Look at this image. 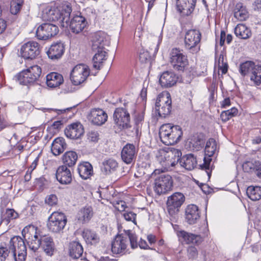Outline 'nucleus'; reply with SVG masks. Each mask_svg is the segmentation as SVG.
<instances>
[{
	"label": "nucleus",
	"instance_id": "obj_26",
	"mask_svg": "<svg viewBox=\"0 0 261 261\" xmlns=\"http://www.w3.org/2000/svg\"><path fill=\"white\" fill-rule=\"evenodd\" d=\"M185 213L186 221L190 225L196 223L200 218L198 207L195 204L188 205Z\"/></svg>",
	"mask_w": 261,
	"mask_h": 261
},
{
	"label": "nucleus",
	"instance_id": "obj_17",
	"mask_svg": "<svg viewBox=\"0 0 261 261\" xmlns=\"http://www.w3.org/2000/svg\"><path fill=\"white\" fill-rule=\"evenodd\" d=\"M20 54L24 59H35L40 54L39 45L35 41H29L21 46Z\"/></svg>",
	"mask_w": 261,
	"mask_h": 261
},
{
	"label": "nucleus",
	"instance_id": "obj_2",
	"mask_svg": "<svg viewBox=\"0 0 261 261\" xmlns=\"http://www.w3.org/2000/svg\"><path fill=\"white\" fill-rule=\"evenodd\" d=\"M181 152L175 148H165L158 150L156 158L158 162L162 166L161 172L171 170L175 166L181 156Z\"/></svg>",
	"mask_w": 261,
	"mask_h": 261
},
{
	"label": "nucleus",
	"instance_id": "obj_61",
	"mask_svg": "<svg viewBox=\"0 0 261 261\" xmlns=\"http://www.w3.org/2000/svg\"><path fill=\"white\" fill-rule=\"evenodd\" d=\"M115 207L120 212H124L125 208L127 207L126 203L124 201H119L117 202L115 205Z\"/></svg>",
	"mask_w": 261,
	"mask_h": 261
},
{
	"label": "nucleus",
	"instance_id": "obj_50",
	"mask_svg": "<svg viewBox=\"0 0 261 261\" xmlns=\"http://www.w3.org/2000/svg\"><path fill=\"white\" fill-rule=\"evenodd\" d=\"M126 237L129 240V242L132 248H136L138 247L137 237L136 235L130 232L129 230L126 232Z\"/></svg>",
	"mask_w": 261,
	"mask_h": 261
},
{
	"label": "nucleus",
	"instance_id": "obj_32",
	"mask_svg": "<svg viewBox=\"0 0 261 261\" xmlns=\"http://www.w3.org/2000/svg\"><path fill=\"white\" fill-rule=\"evenodd\" d=\"M66 148V144L63 138L55 139L51 144V150L54 155L57 156L62 153Z\"/></svg>",
	"mask_w": 261,
	"mask_h": 261
},
{
	"label": "nucleus",
	"instance_id": "obj_59",
	"mask_svg": "<svg viewBox=\"0 0 261 261\" xmlns=\"http://www.w3.org/2000/svg\"><path fill=\"white\" fill-rule=\"evenodd\" d=\"M150 58V53L148 51H141L139 54V60L141 62H146Z\"/></svg>",
	"mask_w": 261,
	"mask_h": 261
},
{
	"label": "nucleus",
	"instance_id": "obj_11",
	"mask_svg": "<svg viewBox=\"0 0 261 261\" xmlns=\"http://www.w3.org/2000/svg\"><path fill=\"white\" fill-rule=\"evenodd\" d=\"M217 149V145L216 141L214 139H210L206 143L203 163L200 165L201 169L205 170L208 177H210L212 171V167H211L212 159L211 157L215 153Z\"/></svg>",
	"mask_w": 261,
	"mask_h": 261
},
{
	"label": "nucleus",
	"instance_id": "obj_3",
	"mask_svg": "<svg viewBox=\"0 0 261 261\" xmlns=\"http://www.w3.org/2000/svg\"><path fill=\"white\" fill-rule=\"evenodd\" d=\"M182 136V131L179 125L166 123L160 127L159 136L161 141L166 145H171L177 143Z\"/></svg>",
	"mask_w": 261,
	"mask_h": 261
},
{
	"label": "nucleus",
	"instance_id": "obj_1",
	"mask_svg": "<svg viewBox=\"0 0 261 261\" xmlns=\"http://www.w3.org/2000/svg\"><path fill=\"white\" fill-rule=\"evenodd\" d=\"M71 11V7L69 5L59 8L47 6L42 11V18L44 20L58 21L61 27H66Z\"/></svg>",
	"mask_w": 261,
	"mask_h": 261
},
{
	"label": "nucleus",
	"instance_id": "obj_14",
	"mask_svg": "<svg viewBox=\"0 0 261 261\" xmlns=\"http://www.w3.org/2000/svg\"><path fill=\"white\" fill-rule=\"evenodd\" d=\"M185 200V196L180 192H175L168 197L167 201V208L169 214L175 218V216L179 212V208Z\"/></svg>",
	"mask_w": 261,
	"mask_h": 261
},
{
	"label": "nucleus",
	"instance_id": "obj_48",
	"mask_svg": "<svg viewBox=\"0 0 261 261\" xmlns=\"http://www.w3.org/2000/svg\"><path fill=\"white\" fill-rule=\"evenodd\" d=\"M18 217V213L13 209H7L5 215L4 220L6 221L8 223L11 220L16 219Z\"/></svg>",
	"mask_w": 261,
	"mask_h": 261
},
{
	"label": "nucleus",
	"instance_id": "obj_40",
	"mask_svg": "<svg viewBox=\"0 0 261 261\" xmlns=\"http://www.w3.org/2000/svg\"><path fill=\"white\" fill-rule=\"evenodd\" d=\"M256 66L253 61H247L240 64L239 70L242 76H250Z\"/></svg>",
	"mask_w": 261,
	"mask_h": 261
},
{
	"label": "nucleus",
	"instance_id": "obj_15",
	"mask_svg": "<svg viewBox=\"0 0 261 261\" xmlns=\"http://www.w3.org/2000/svg\"><path fill=\"white\" fill-rule=\"evenodd\" d=\"M154 185V191L158 195L165 194L172 189V177L168 174H162L155 179Z\"/></svg>",
	"mask_w": 261,
	"mask_h": 261
},
{
	"label": "nucleus",
	"instance_id": "obj_21",
	"mask_svg": "<svg viewBox=\"0 0 261 261\" xmlns=\"http://www.w3.org/2000/svg\"><path fill=\"white\" fill-rule=\"evenodd\" d=\"M128 244V238L122 234L117 235L111 244L112 252L114 254H121L125 252Z\"/></svg>",
	"mask_w": 261,
	"mask_h": 261
},
{
	"label": "nucleus",
	"instance_id": "obj_41",
	"mask_svg": "<svg viewBox=\"0 0 261 261\" xmlns=\"http://www.w3.org/2000/svg\"><path fill=\"white\" fill-rule=\"evenodd\" d=\"M234 33L237 37L243 39H246L251 35L249 29L243 24H239L236 26Z\"/></svg>",
	"mask_w": 261,
	"mask_h": 261
},
{
	"label": "nucleus",
	"instance_id": "obj_4",
	"mask_svg": "<svg viewBox=\"0 0 261 261\" xmlns=\"http://www.w3.org/2000/svg\"><path fill=\"white\" fill-rule=\"evenodd\" d=\"M8 247L12 253L15 261H25L27 247L23 239L19 236H14L9 241Z\"/></svg>",
	"mask_w": 261,
	"mask_h": 261
},
{
	"label": "nucleus",
	"instance_id": "obj_7",
	"mask_svg": "<svg viewBox=\"0 0 261 261\" xmlns=\"http://www.w3.org/2000/svg\"><path fill=\"white\" fill-rule=\"evenodd\" d=\"M201 34L199 30H188L185 35L184 46L185 49L192 54L197 53L200 49Z\"/></svg>",
	"mask_w": 261,
	"mask_h": 261
},
{
	"label": "nucleus",
	"instance_id": "obj_16",
	"mask_svg": "<svg viewBox=\"0 0 261 261\" xmlns=\"http://www.w3.org/2000/svg\"><path fill=\"white\" fill-rule=\"evenodd\" d=\"M59 32L57 25L51 23H43L38 27L36 35L39 40H47L56 35Z\"/></svg>",
	"mask_w": 261,
	"mask_h": 261
},
{
	"label": "nucleus",
	"instance_id": "obj_49",
	"mask_svg": "<svg viewBox=\"0 0 261 261\" xmlns=\"http://www.w3.org/2000/svg\"><path fill=\"white\" fill-rule=\"evenodd\" d=\"M122 215L124 219L128 222H132L136 224V216L137 215L131 211H124L122 213Z\"/></svg>",
	"mask_w": 261,
	"mask_h": 261
},
{
	"label": "nucleus",
	"instance_id": "obj_33",
	"mask_svg": "<svg viewBox=\"0 0 261 261\" xmlns=\"http://www.w3.org/2000/svg\"><path fill=\"white\" fill-rule=\"evenodd\" d=\"M179 161L180 165L188 170L193 169L196 165V158L192 154L183 156Z\"/></svg>",
	"mask_w": 261,
	"mask_h": 261
},
{
	"label": "nucleus",
	"instance_id": "obj_29",
	"mask_svg": "<svg viewBox=\"0 0 261 261\" xmlns=\"http://www.w3.org/2000/svg\"><path fill=\"white\" fill-rule=\"evenodd\" d=\"M117 161L112 158L105 159L100 166V170L104 175H110L115 172L118 168Z\"/></svg>",
	"mask_w": 261,
	"mask_h": 261
},
{
	"label": "nucleus",
	"instance_id": "obj_6",
	"mask_svg": "<svg viewBox=\"0 0 261 261\" xmlns=\"http://www.w3.org/2000/svg\"><path fill=\"white\" fill-rule=\"evenodd\" d=\"M124 108H116L113 114L114 123L120 129L130 127V115L128 111L130 108L134 107V103L128 102L124 103Z\"/></svg>",
	"mask_w": 261,
	"mask_h": 261
},
{
	"label": "nucleus",
	"instance_id": "obj_46",
	"mask_svg": "<svg viewBox=\"0 0 261 261\" xmlns=\"http://www.w3.org/2000/svg\"><path fill=\"white\" fill-rule=\"evenodd\" d=\"M237 113L238 109L233 107L229 110L223 111L220 115V117L223 121L226 122L236 116Z\"/></svg>",
	"mask_w": 261,
	"mask_h": 261
},
{
	"label": "nucleus",
	"instance_id": "obj_35",
	"mask_svg": "<svg viewBox=\"0 0 261 261\" xmlns=\"http://www.w3.org/2000/svg\"><path fill=\"white\" fill-rule=\"evenodd\" d=\"M82 236L88 244L95 245L99 241L98 235L95 231L89 229H84Z\"/></svg>",
	"mask_w": 261,
	"mask_h": 261
},
{
	"label": "nucleus",
	"instance_id": "obj_51",
	"mask_svg": "<svg viewBox=\"0 0 261 261\" xmlns=\"http://www.w3.org/2000/svg\"><path fill=\"white\" fill-rule=\"evenodd\" d=\"M218 67L219 70H221L222 74H225L228 69L227 64L224 62V56L220 54L218 59Z\"/></svg>",
	"mask_w": 261,
	"mask_h": 261
},
{
	"label": "nucleus",
	"instance_id": "obj_63",
	"mask_svg": "<svg viewBox=\"0 0 261 261\" xmlns=\"http://www.w3.org/2000/svg\"><path fill=\"white\" fill-rule=\"evenodd\" d=\"M138 246H139L141 249H151L147 245L146 241L142 240V239H140L139 242L138 243Z\"/></svg>",
	"mask_w": 261,
	"mask_h": 261
},
{
	"label": "nucleus",
	"instance_id": "obj_54",
	"mask_svg": "<svg viewBox=\"0 0 261 261\" xmlns=\"http://www.w3.org/2000/svg\"><path fill=\"white\" fill-rule=\"evenodd\" d=\"M11 252L7 247H0V261H5L9 256V253Z\"/></svg>",
	"mask_w": 261,
	"mask_h": 261
},
{
	"label": "nucleus",
	"instance_id": "obj_30",
	"mask_svg": "<svg viewBox=\"0 0 261 261\" xmlns=\"http://www.w3.org/2000/svg\"><path fill=\"white\" fill-rule=\"evenodd\" d=\"M41 245L44 251L48 256H52L55 250V244L53 239L49 236H43L41 237Z\"/></svg>",
	"mask_w": 261,
	"mask_h": 261
},
{
	"label": "nucleus",
	"instance_id": "obj_58",
	"mask_svg": "<svg viewBox=\"0 0 261 261\" xmlns=\"http://www.w3.org/2000/svg\"><path fill=\"white\" fill-rule=\"evenodd\" d=\"M58 202V198L56 195L51 194L48 196L45 199V202L50 206H53L57 204Z\"/></svg>",
	"mask_w": 261,
	"mask_h": 261
},
{
	"label": "nucleus",
	"instance_id": "obj_13",
	"mask_svg": "<svg viewBox=\"0 0 261 261\" xmlns=\"http://www.w3.org/2000/svg\"><path fill=\"white\" fill-rule=\"evenodd\" d=\"M90 74L88 66L84 64L75 66L70 72V79L74 85H79L86 81Z\"/></svg>",
	"mask_w": 261,
	"mask_h": 261
},
{
	"label": "nucleus",
	"instance_id": "obj_53",
	"mask_svg": "<svg viewBox=\"0 0 261 261\" xmlns=\"http://www.w3.org/2000/svg\"><path fill=\"white\" fill-rule=\"evenodd\" d=\"M177 10L180 13H182L183 15H186V12H189V10L186 5V2L185 0H178L177 2Z\"/></svg>",
	"mask_w": 261,
	"mask_h": 261
},
{
	"label": "nucleus",
	"instance_id": "obj_25",
	"mask_svg": "<svg viewBox=\"0 0 261 261\" xmlns=\"http://www.w3.org/2000/svg\"><path fill=\"white\" fill-rule=\"evenodd\" d=\"M57 179L63 185H67L72 181V175L70 170L66 166H60L56 172Z\"/></svg>",
	"mask_w": 261,
	"mask_h": 261
},
{
	"label": "nucleus",
	"instance_id": "obj_44",
	"mask_svg": "<svg viewBox=\"0 0 261 261\" xmlns=\"http://www.w3.org/2000/svg\"><path fill=\"white\" fill-rule=\"evenodd\" d=\"M250 81L256 86L261 84V65H256L249 76Z\"/></svg>",
	"mask_w": 261,
	"mask_h": 261
},
{
	"label": "nucleus",
	"instance_id": "obj_31",
	"mask_svg": "<svg viewBox=\"0 0 261 261\" xmlns=\"http://www.w3.org/2000/svg\"><path fill=\"white\" fill-rule=\"evenodd\" d=\"M46 84L50 88L59 87L64 82L62 74L57 72H51L46 75Z\"/></svg>",
	"mask_w": 261,
	"mask_h": 261
},
{
	"label": "nucleus",
	"instance_id": "obj_20",
	"mask_svg": "<svg viewBox=\"0 0 261 261\" xmlns=\"http://www.w3.org/2000/svg\"><path fill=\"white\" fill-rule=\"evenodd\" d=\"M87 24L86 18L81 15V14L74 15L70 21L68 20V25L65 27H69L71 31L75 34L81 32Z\"/></svg>",
	"mask_w": 261,
	"mask_h": 261
},
{
	"label": "nucleus",
	"instance_id": "obj_27",
	"mask_svg": "<svg viewBox=\"0 0 261 261\" xmlns=\"http://www.w3.org/2000/svg\"><path fill=\"white\" fill-rule=\"evenodd\" d=\"M65 51L63 43L57 42L53 44L46 52L49 58L51 60H58L62 57Z\"/></svg>",
	"mask_w": 261,
	"mask_h": 261
},
{
	"label": "nucleus",
	"instance_id": "obj_8",
	"mask_svg": "<svg viewBox=\"0 0 261 261\" xmlns=\"http://www.w3.org/2000/svg\"><path fill=\"white\" fill-rule=\"evenodd\" d=\"M37 227L34 225H28L25 227L22 231L23 237L27 242L29 248L36 251L41 245V237L37 234Z\"/></svg>",
	"mask_w": 261,
	"mask_h": 261
},
{
	"label": "nucleus",
	"instance_id": "obj_9",
	"mask_svg": "<svg viewBox=\"0 0 261 261\" xmlns=\"http://www.w3.org/2000/svg\"><path fill=\"white\" fill-rule=\"evenodd\" d=\"M67 221L66 216L64 213L54 212L49 217L47 226L50 231L60 233L63 232Z\"/></svg>",
	"mask_w": 261,
	"mask_h": 261
},
{
	"label": "nucleus",
	"instance_id": "obj_19",
	"mask_svg": "<svg viewBox=\"0 0 261 261\" xmlns=\"http://www.w3.org/2000/svg\"><path fill=\"white\" fill-rule=\"evenodd\" d=\"M110 39L109 36L103 32L95 33L91 40L92 50L96 51L97 49H105V46L109 45Z\"/></svg>",
	"mask_w": 261,
	"mask_h": 261
},
{
	"label": "nucleus",
	"instance_id": "obj_64",
	"mask_svg": "<svg viewBox=\"0 0 261 261\" xmlns=\"http://www.w3.org/2000/svg\"><path fill=\"white\" fill-rule=\"evenodd\" d=\"M254 9L261 12V0H256L253 3Z\"/></svg>",
	"mask_w": 261,
	"mask_h": 261
},
{
	"label": "nucleus",
	"instance_id": "obj_12",
	"mask_svg": "<svg viewBox=\"0 0 261 261\" xmlns=\"http://www.w3.org/2000/svg\"><path fill=\"white\" fill-rule=\"evenodd\" d=\"M170 62L173 68L178 71H184L188 65L187 56L178 48H174L171 50Z\"/></svg>",
	"mask_w": 261,
	"mask_h": 261
},
{
	"label": "nucleus",
	"instance_id": "obj_34",
	"mask_svg": "<svg viewBox=\"0 0 261 261\" xmlns=\"http://www.w3.org/2000/svg\"><path fill=\"white\" fill-rule=\"evenodd\" d=\"M77 170L80 176L84 179L89 178L93 174V167L89 162L80 164Z\"/></svg>",
	"mask_w": 261,
	"mask_h": 261
},
{
	"label": "nucleus",
	"instance_id": "obj_38",
	"mask_svg": "<svg viewBox=\"0 0 261 261\" xmlns=\"http://www.w3.org/2000/svg\"><path fill=\"white\" fill-rule=\"evenodd\" d=\"M77 160V154L73 151H66L62 156L63 166L71 167L75 164Z\"/></svg>",
	"mask_w": 261,
	"mask_h": 261
},
{
	"label": "nucleus",
	"instance_id": "obj_42",
	"mask_svg": "<svg viewBox=\"0 0 261 261\" xmlns=\"http://www.w3.org/2000/svg\"><path fill=\"white\" fill-rule=\"evenodd\" d=\"M93 210L91 206H85L78 213V220L82 222H88L93 216Z\"/></svg>",
	"mask_w": 261,
	"mask_h": 261
},
{
	"label": "nucleus",
	"instance_id": "obj_43",
	"mask_svg": "<svg viewBox=\"0 0 261 261\" xmlns=\"http://www.w3.org/2000/svg\"><path fill=\"white\" fill-rule=\"evenodd\" d=\"M248 197L252 201L261 199V187L258 186L248 187L246 190Z\"/></svg>",
	"mask_w": 261,
	"mask_h": 261
},
{
	"label": "nucleus",
	"instance_id": "obj_62",
	"mask_svg": "<svg viewBox=\"0 0 261 261\" xmlns=\"http://www.w3.org/2000/svg\"><path fill=\"white\" fill-rule=\"evenodd\" d=\"M144 113L143 112L138 113L135 114L134 116V121L137 125H139L144 120Z\"/></svg>",
	"mask_w": 261,
	"mask_h": 261
},
{
	"label": "nucleus",
	"instance_id": "obj_18",
	"mask_svg": "<svg viewBox=\"0 0 261 261\" xmlns=\"http://www.w3.org/2000/svg\"><path fill=\"white\" fill-rule=\"evenodd\" d=\"M177 237L179 242L182 245L194 244L199 245L203 241L202 237L199 234L184 231H178Z\"/></svg>",
	"mask_w": 261,
	"mask_h": 261
},
{
	"label": "nucleus",
	"instance_id": "obj_23",
	"mask_svg": "<svg viewBox=\"0 0 261 261\" xmlns=\"http://www.w3.org/2000/svg\"><path fill=\"white\" fill-rule=\"evenodd\" d=\"M84 129L83 125L80 122L73 123L69 125L65 129V134L67 137L76 139L83 135Z\"/></svg>",
	"mask_w": 261,
	"mask_h": 261
},
{
	"label": "nucleus",
	"instance_id": "obj_36",
	"mask_svg": "<svg viewBox=\"0 0 261 261\" xmlns=\"http://www.w3.org/2000/svg\"><path fill=\"white\" fill-rule=\"evenodd\" d=\"M95 51L97 53L93 58V67L99 70L102 63L107 59V53L105 49H97Z\"/></svg>",
	"mask_w": 261,
	"mask_h": 261
},
{
	"label": "nucleus",
	"instance_id": "obj_10",
	"mask_svg": "<svg viewBox=\"0 0 261 261\" xmlns=\"http://www.w3.org/2000/svg\"><path fill=\"white\" fill-rule=\"evenodd\" d=\"M172 101L170 94L168 92H163L159 94L155 102V110L161 117H165L170 113Z\"/></svg>",
	"mask_w": 261,
	"mask_h": 261
},
{
	"label": "nucleus",
	"instance_id": "obj_57",
	"mask_svg": "<svg viewBox=\"0 0 261 261\" xmlns=\"http://www.w3.org/2000/svg\"><path fill=\"white\" fill-rule=\"evenodd\" d=\"M188 256L190 258H196L198 255L197 249L194 246H190L187 249Z\"/></svg>",
	"mask_w": 261,
	"mask_h": 261
},
{
	"label": "nucleus",
	"instance_id": "obj_56",
	"mask_svg": "<svg viewBox=\"0 0 261 261\" xmlns=\"http://www.w3.org/2000/svg\"><path fill=\"white\" fill-rule=\"evenodd\" d=\"M185 2H186V5L189 10V12H186V15L188 16L193 11L195 7L196 0H185Z\"/></svg>",
	"mask_w": 261,
	"mask_h": 261
},
{
	"label": "nucleus",
	"instance_id": "obj_55",
	"mask_svg": "<svg viewBox=\"0 0 261 261\" xmlns=\"http://www.w3.org/2000/svg\"><path fill=\"white\" fill-rule=\"evenodd\" d=\"M88 139L91 142H97L99 139V133L96 130H91L87 134Z\"/></svg>",
	"mask_w": 261,
	"mask_h": 261
},
{
	"label": "nucleus",
	"instance_id": "obj_39",
	"mask_svg": "<svg viewBox=\"0 0 261 261\" xmlns=\"http://www.w3.org/2000/svg\"><path fill=\"white\" fill-rule=\"evenodd\" d=\"M234 16L240 21H244L248 17V12L242 3H239L236 5Z\"/></svg>",
	"mask_w": 261,
	"mask_h": 261
},
{
	"label": "nucleus",
	"instance_id": "obj_52",
	"mask_svg": "<svg viewBox=\"0 0 261 261\" xmlns=\"http://www.w3.org/2000/svg\"><path fill=\"white\" fill-rule=\"evenodd\" d=\"M201 141L196 137H193L189 141V146L193 150H198L201 148Z\"/></svg>",
	"mask_w": 261,
	"mask_h": 261
},
{
	"label": "nucleus",
	"instance_id": "obj_60",
	"mask_svg": "<svg viewBox=\"0 0 261 261\" xmlns=\"http://www.w3.org/2000/svg\"><path fill=\"white\" fill-rule=\"evenodd\" d=\"M160 41L159 39L155 38V43L149 47L150 51H152V54H156L158 51Z\"/></svg>",
	"mask_w": 261,
	"mask_h": 261
},
{
	"label": "nucleus",
	"instance_id": "obj_28",
	"mask_svg": "<svg viewBox=\"0 0 261 261\" xmlns=\"http://www.w3.org/2000/svg\"><path fill=\"white\" fill-rule=\"evenodd\" d=\"M177 77L174 72L165 71L160 76L159 82L161 85L165 88L171 87L176 84Z\"/></svg>",
	"mask_w": 261,
	"mask_h": 261
},
{
	"label": "nucleus",
	"instance_id": "obj_5",
	"mask_svg": "<svg viewBox=\"0 0 261 261\" xmlns=\"http://www.w3.org/2000/svg\"><path fill=\"white\" fill-rule=\"evenodd\" d=\"M41 74V68L38 65H33L24 69L15 76L19 84L29 85L37 81Z\"/></svg>",
	"mask_w": 261,
	"mask_h": 261
},
{
	"label": "nucleus",
	"instance_id": "obj_47",
	"mask_svg": "<svg viewBox=\"0 0 261 261\" xmlns=\"http://www.w3.org/2000/svg\"><path fill=\"white\" fill-rule=\"evenodd\" d=\"M23 0H12L10 3V12L12 14L16 15L20 10Z\"/></svg>",
	"mask_w": 261,
	"mask_h": 261
},
{
	"label": "nucleus",
	"instance_id": "obj_45",
	"mask_svg": "<svg viewBox=\"0 0 261 261\" xmlns=\"http://www.w3.org/2000/svg\"><path fill=\"white\" fill-rule=\"evenodd\" d=\"M260 166V162L251 160L249 161H246L243 163L242 168L243 170L246 172H254L255 170L256 169L258 166Z\"/></svg>",
	"mask_w": 261,
	"mask_h": 261
},
{
	"label": "nucleus",
	"instance_id": "obj_24",
	"mask_svg": "<svg viewBox=\"0 0 261 261\" xmlns=\"http://www.w3.org/2000/svg\"><path fill=\"white\" fill-rule=\"evenodd\" d=\"M108 119L107 113L102 109H94L91 110L89 120L96 125H101L104 124Z\"/></svg>",
	"mask_w": 261,
	"mask_h": 261
},
{
	"label": "nucleus",
	"instance_id": "obj_37",
	"mask_svg": "<svg viewBox=\"0 0 261 261\" xmlns=\"http://www.w3.org/2000/svg\"><path fill=\"white\" fill-rule=\"evenodd\" d=\"M70 256L73 258H79L83 253V248L79 242L73 241L69 246Z\"/></svg>",
	"mask_w": 261,
	"mask_h": 261
},
{
	"label": "nucleus",
	"instance_id": "obj_22",
	"mask_svg": "<svg viewBox=\"0 0 261 261\" xmlns=\"http://www.w3.org/2000/svg\"><path fill=\"white\" fill-rule=\"evenodd\" d=\"M137 154V150L135 146L128 143L122 148L121 152L122 160L126 164H130L135 161Z\"/></svg>",
	"mask_w": 261,
	"mask_h": 261
}]
</instances>
